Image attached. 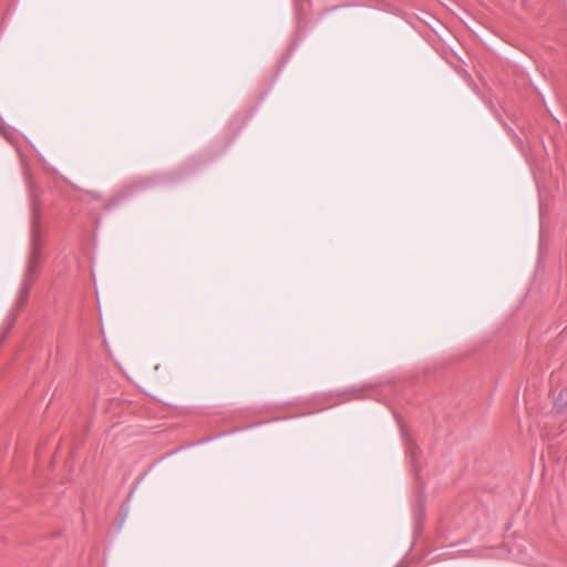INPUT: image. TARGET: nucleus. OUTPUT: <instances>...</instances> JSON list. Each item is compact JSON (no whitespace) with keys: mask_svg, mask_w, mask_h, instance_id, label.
Listing matches in <instances>:
<instances>
[{"mask_svg":"<svg viewBox=\"0 0 567 567\" xmlns=\"http://www.w3.org/2000/svg\"><path fill=\"white\" fill-rule=\"evenodd\" d=\"M567 406V390H561L554 402V411L561 413Z\"/></svg>","mask_w":567,"mask_h":567,"instance_id":"nucleus-2","label":"nucleus"},{"mask_svg":"<svg viewBox=\"0 0 567 567\" xmlns=\"http://www.w3.org/2000/svg\"><path fill=\"white\" fill-rule=\"evenodd\" d=\"M408 454L412 458V462H414L416 457V446H414L413 444L408 445Z\"/></svg>","mask_w":567,"mask_h":567,"instance_id":"nucleus-3","label":"nucleus"},{"mask_svg":"<svg viewBox=\"0 0 567 567\" xmlns=\"http://www.w3.org/2000/svg\"><path fill=\"white\" fill-rule=\"evenodd\" d=\"M41 241H40V229H39V220L35 212V207L33 208V217H32V230H31V254L29 259L28 269L25 272L24 280L21 285L20 290V302L23 305L28 300L30 285L28 282L29 277L37 270L40 258H41Z\"/></svg>","mask_w":567,"mask_h":567,"instance_id":"nucleus-1","label":"nucleus"}]
</instances>
